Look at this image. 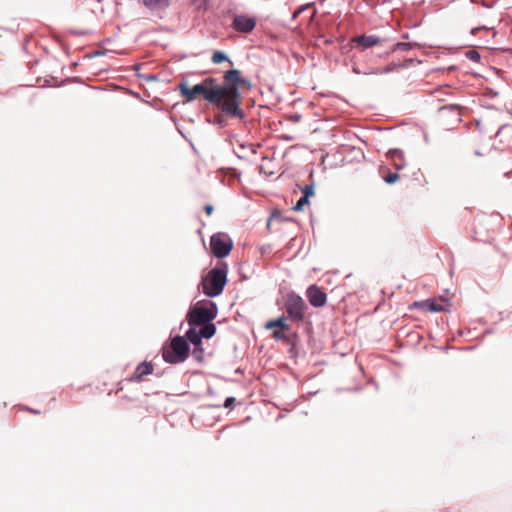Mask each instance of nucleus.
<instances>
[{"label":"nucleus","instance_id":"f257e3e1","mask_svg":"<svg viewBox=\"0 0 512 512\" xmlns=\"http://www.w3.org/2000/svg\"><path fill=\"white\" fill-rule=\"evenodd\" d=\"M223 86L226 95L227 105L223 107L225 115L236 118L244 119L245 112L241 108V96L239 91V85L251 87V82L242 77L241 72L238 69H230L223 75Z\"/></svg>","mask_w":512,"mask_h":512},{"label":"nucleus","instance_id":"f03ea898","mask_svg":"<svg viewBox=\"0 0 512 512\" xmlns=\"http://www.w3.org/2000/svg\"><path fill=\"white\" fill-rule=\"evenodd\" d=\"M218 307L217 304L211 300H200L191 305L186 320L189 325L188 329H206L211 328L213 333H216L217 327L213 320L217 317Z\"/></svg>","mask_w":512,"mask_h":512},{"label":"nucleus","instance_id":"7ed1b4c3","mask_svg":"<svg viewBox=\"0 0 512 512\" xmlns=\"http://www.w3.org/2000/svg\"><path fill=\"white\" fill-rule=\"evenodd\" d=\"M228 264L224 261H218L207 275L202 279V291L210 298H214L222 294L227 283Z\"/></svg>","mask_w":512,"mask_h":512},{"label":"nucleus","instance_id":"20e7f679","mask_svg":"<svg viewBox=\"0 0 512 512\" xmlns=\"http://www.w3.org/2000/svg\"><path fill=\"white\" fill-rule=\"evenodd\" d=\"M190 345L188 339L177 335L171 339L167 348L162 347V359L170 364L183 363L190 354Z\"/></svg>","mask_w":512,"mask_h":512},{"label":"nucleus","instance_id":"39448f33","mask_svg":"<svg viewBox=\"0 0 512 512\" xmlns=\"http://www.w3.org/2000/svg\"><path fill=\"white\" fill-rule=\"evenodd\" d=\"M216 333L211 331V328L206 329H188L185 332V337L188 339L189 345L193 346L191 355L197 362L204 360V347L203 339H211Z\"/></svg>","mask_w":512,"mask_h":512},{"label":"nucleus","instance_id":"423d86ee","mask_svg":"<svg viewBox=\"0 0 512 512\" xmlns=\"http://www.w3.org/2000/svg\"><path fill=\"white\" fill-rule=\"evenodd\" d=\"M178 89L181 93V96L187 103L193 102L199 96H201L205 101L216 106L215 94L212 91H208L207 89H205L201 82L195 84L192 87H189L185 81H182L178 84Z\"/></svg>","mask_w":512,"mask_h":512},{"label":"nucleus","instance_id":"0eeeda50","mask_svg":"<svg viewBox=\"0 0 512 512\" xmlns=\"http://www.w3.org/2000/svg\"><path fill=\"white\" fill-rule=\"evenodd\" d=\"M284 306L288 319L296 322L304 320L307 305L300 295L296 294L294 291L287 293L285 296Z\"/></svg>","mask_w":512,"mask_h":512},{"label":"nucleus","instance_id":"6e6552de","mask_svg":"<svg viewBox=\"0 0 512 512\" xmlns=\"http://www.w3.org/2000/svg\"><path fill=\"white\" fill-rule=\"evenodd\" d=\"M142 79L143 100L152 107H158L159 84L156 74H138Z\"/></svg>","mask_w":512,"mask_h":512},{"label":"nucleus","instance_id":"1a4fd4ad","mask_svg":"<svg viewBox=\"0 0 512 512\" xmlns=\"http://www.w3.org/2000/svg\"><path fill=\"white\" fill-rule=\"evenodd\" d=\"M210 248L216 258L223 259L232 251L233 241L226 233H215L210 238Z\"/></svg>","mask_w":512,"mask_h":512},{"label":"nucleus","instance_id":"9d476101","mask_svg":"<svg viewBox=\"0 0 512 512\" xmlns=\"http://www.w3.org/2000/svg\"><path fill=\"white\" fill-rule=\"evenodd\" d=\"M201 83L203 84L205 89H207L208 91H212L215 94L216 107L219 109L220 112L225 114V110L223 109V107L228 103L226 101V95L224 90L225 88L223 84L218 85L217 79L213 77H206L202 80Z\"/></svg>","mask_w":512,"mask_h":512},{"label":"nucleus","instance_id":"9b49d317","mask_svg":"<svg viewBox=\"0 0 512 512\" xmlns=\"http://www.w3.org/2000/svg\"><path fill=\"white\" fill-rule=\"evenodd\" d=\"M257 21L255 17L247 15H235L232 22V28L239 33H251L256 27Z\"/></svg>","mask_w":512,"mask_h":512},{"label":"nucleus","instance_id":"f8f14e48","mask_svg":"<svg viewBox=\"0 0 512 512\" xmlns=\"http://www.w3.org/2000/svg\"><path fill=\"white\" fill-rule=\"evenodd\" d=\"M306 297L311 306L315 308L323 307L327 302V294L322 288L313 284L306 290Z\"/></svg>","mask_w":512,"mask_h":512},{"label":"nucleus","instance_id":"ddd939ff","mask_svg":"<svg viewBox=\"0 0 512 512\" xmlns=\"http://www.w3.org/2000/svg\"><path fill=\"white\" fill-rule=\"evenodd\" d=\"M153 372V366L150 362L140 363L134 373L128 378L130 382H141L144 376H147Z\"/></svg>","mask_w":512,"mask_h":512},{"label":"nucleus","instance_id":"4468645a","mask_svg":"<svg viewBox=\"0 0 512 512\" xmlns=\"http://www.w3.org/2000/svg\"><path fill=\"white\" fill-rule=\"evenodd\" d=\"M380 41L381 39L376 35H360L353 39V42L363 50L379 44Z\"/></svg>","mask_w":512,"mask_h":512},{"label":"nucleus","instance_id":"2eb2a0df","mask_svg":"<svg viewBox=\"0 0 512 512\" xmlns=\"http://www.w3.org/2000/svg\"><path fill=\"white\" fill-rule=\"evenodd\" d=\"M387 157L396 170H401L406 166L404 152L400 149H390L387 152Z\"/></svg>","mask_w":512,"mask_h":512},{"label":"nucleus","instance_id":"dca6fc26","mask_svg":"<svg viewBox=\"0 0 512 512\" xmlns=\"http://www.w3.org/2000/svg\"><path fill=\"white\" fill-rule=\"evenodd\" d=\"M416 307H422L425 311L428 312H443L445 311V307L441 304H438L434 299H427L423 302H416L414 304Z\"/></svg>","mask_w":512,"mask_h":512},{"label":"nucleus","instance_id":"f3484780","mask_svg":"<svg viewBox=\"0 0 512 512\" xmlns=\"http://www.w3.org/2000/svg\"><path fill=\"white\" fill-rule=\"evenodd\" d=\"M266 329L279 328L282 331H289L290 325L287 324V317L281 315L277 319H272L265 324Z\"/></svg>","mask_w":512,"mask_h":512},{"label":"nucleus","instance_id":"a211bd4d","mask_svg":"<svg viewBox=\"0 0 512 512\" xmlns=\"http://www.w3.org/2000/svg\"><path fill=\"white\" fill-rule=\"evenodd\" d=\"M438 112L441 115H444L446 113L453 114L455 116V121L461 122L460 106L457 104H449V105L441 106L438 109Z\"/></svg>","mask_w":512,"mask_h":512},{"label":"nucleus","instance_id":"6ab92c4d","mask_svg":"<svg viewBox=\"0 0 512 512\" xmlns=\"http://www.w3.org/2000/svg\"><path fill=\"white\" fill-rule=\"evenodd\" d=\"M416 45H417L416 43L398 42L391 47L390 51L387 52V54L396 52V51H404V52L409 51Z\"/></svg>","mask_w":512,"mask_h":512},{"label":"nucleus","instance_id":"aec40b11","mask_svg":"<svg viewBox=\"0 0 512 512\" xmlns=\"http://www.w3.org/2000/svg\"><path fill=\"white\" fill-rule=\"evenodd\" d=\"M214 64H221L223 62H230L228 55L222 51H215L211 58Z\"/></svg>","mask_w":512,"mask_h":512},{"label":"nucleus","instance_id":"412c9836","mask_svg":"<svg viewBox=\"0 0 512 512\" xmlns=\"http://www.w3.org/2000/svg\"><path fill=\"white\" fill-rule=\"evenodd\" d=\"M413 62V59H407L405 60V64L403 66H407L409 63ZM401 65H387L382 71L379 69L375 70L373 73H389L392 72L395 68L400 67Z\"/></svg>","mask_w":512,"mask_h":512},{"label":"nucleus","instance_id":"4be33fe9","mask_svg":"<svg viewBox=\"0 0 512 512\" xmlns=\"http://www.w3.org/2000/svg\"><path fill=\"white\" fill-rule=\"evenodd\" d=\"M466 57L475 63H478L481 59L480 53L476 49H470L465 53Z\"/></svg>","mask_w":512,"mask_h":512},{"label":"nucleus","instance_id":"5701e85b","mask_svg":"<svg viewBox=\"0 0 512 512\" xmlns=\"http://www.w3.org/2000/svg\"><path fill=\"white\" fill-rule=\"evenodd\" d=\"M309 204V199L306 196H301L293 207L294 211H302L303 208Z\"/></svg>","mask_w":512,"mask_h":512},{"label":"nucleus","instance_id":"b1692460","mask_svg":"<svg viewBox=\"0 0 512 512\" xmlns=\"http://www.w3.org/2000/svg\"><path fill=\"white\" fill-rule=\"evenodd\" d=\"M301 192H302V196H306V198H310L312 196H314L315 194V191H314V183H310L308 185H306L305 187L301 188Z\"/></svg>","mask_w":512,"mask_h":512},{"label":"nucleus","instance_id":"393cba45","mask_svg":"<svg viewBox=\"0 0 512 512\" xmlns=\"http://www.w3.org/2000/svg\"><path fill=\"white\" fill-rule=\"evenodd\" d=\"M399 178V175L398 173L394 172V173H389L387 174L385 177H384V181L387 183V184H394Z\"/></svg>","mask_w":512,"mask_h":512},{"label":"nucleus","instance_id":"a878e982","mask_svg":"<svg viewBox=\"0 0 512 512\" xmlns=\"http://www.w3.org/2000/svg\"><path fill=\"white\" fill-rule=\"evenodd\" d=\"M222 114L223 113L221 112V114L215 115L213 118V123L223 127L226 125V121L224 120Z\"/></svg>","mask_w":512,"mask_h":512},{"label":"nucleus","instance_id":"bb28decb","mask_svg":"<svg viewBox=\"0 0 512 512\" xmlns=\"http://www.w3.org/2000/svg\"><path fill=\"white\" fill-rule=\"evenodd\" d=\"M273 338L277 340H287V336L285 335L284 331H274L273 332Z\"/></svg>","mask_w":512,"mask_h":512},{"label":"nucleus","instance_id":"cd10ccee","mask_svg":"<svg viewBox=\"0 0 512 512\" xmlns=\"http://www.w3.org/2000/svg\"><path fill=\"white\" fill-rule=\"evenodd\" d=\"M235 401H236L235 397H227V398L225 399V401H224L223 406H224L225 408H230V407L233 405V403H234Z\"/></svg>","mask_w":512,"mask_h":512},{"label":"nucleus","instance_id":"c85d7f7f","mask_svg":"<svg viewBox=\"0 0 512 512\" xmlns=\"http://www.w3.org/2000/svg\"><path fill=\"white\" fill-rule=\"evenodd\" d=\"M291 122L297 123L302 119V116L300 114H293L289 116L288 118Z\"/></svg>","mask_w":512,"mask_h":512},{"label":"nucleus","instance_id":"c756f323","mask_svg":"<svg viewBox=\"0 0 512 512\" xmlns=\"http://www.w3.org/2000/svg\"><path fill=\"white\" fill-rule=\"evenodd\" d=\"M241 148H243V149L244 148H249L251 150V152L254 153V154L257 152L256 146L253 145V144H248V145L242 144Z\"/></svg>","mask_w":512,"mask_h":512},{"label":"nucleus","instance_id":"7c9ffc66","mask_svg":"<svg viewBox=\"0 0 512 512\" xmlns=\"http://www.w3.org/2000/svg\"><path fill=\"white\" fill-rule=\"evenodd\" d=\"M204 210H205V212H206V214H207V215H211V214H212V212H213V210H214V207H213L212 205H206V206L204 207Z\"/></svg>","mask_w":512,"mask_h":512},{"label":"nucleus","instance_id":"2f4dec72","mask_svg":"<svg viewBox=\"0 0 512 512\" xmlns=\"http://www.w3.org/2000/svg\"><path fill=\"white\" fill-rule=\"evenodd\" d=\"M304 9H305L304 7L299 8V9L294 13L293 17H294V18H295V17H297L299 14H301V13L304 11Z\"/></svg>","mask_w":512,"mask_h":512},{"label":"nucleus","instance_id":"473e14b6","mask_svg":"<svg viewBox=\"0 0 512 512\" xmlns=\"http://www.w3.org/2000/svg\"><path fill=\"white\" fill-rule=\"evenodd\" d=\"M170 0H162V6H168Z\"/></svg>","mask_w":512,"mask_h":512},{"label":"nucleus","instance_id":"72a5a7b5","mask_svg":"<svg viewBox=\"0 0 512 512\" xmlns=\"http://www.w3.org/2000/svg\"><path fill=\"white\" fill-rule=\"evenodd\" d=\"M479 29H480V28H474V29H472V30H471V33H472V34H475V33H476V31H477V30H479Z\"/></svg>","mask_w":512,"mask_h":512},{"label":"nucleus","instance_id":"f704fd0d","mask_svg":"<svg viewBox=\"0 0 512 512\" xmlns=\"http://www.w3.org/2000/svg\"><path fill=\"white\" fill-rule=\"evenodd\" d=\"M353 71H354L355 73H357V74H359V73H360V71L358 70V68H355V67L353 68Z\"/></svg>","mask_w":512,"mask_h":512},{"label":"nucleus","instance_id":"c9c22d12","mask_svg":"<svg viewBox=\"0 0 512 512\" xmlns=\"http://www.w3.org/2000/svg\"><path fill=\"white\" fill-rule=\"evenodd\" d=\"M236 156L239 158V159H242L243 157L239 154H236Z\"/></svg>","mask_w":512,"mask_h":512}]
</instances>
